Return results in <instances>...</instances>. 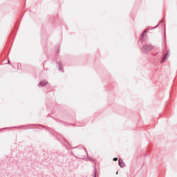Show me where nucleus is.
<instances>
[{"label":"nucleus","mask_w":177,"mask_h":177,"mask_svg":"<svg viewBox=\"0 0 177 177\" xmlns=\"http://www.w3.org/2000/svg\"><path fill=\"white\" fill-rule=\"evenodd\" d=\"M119 165H120V167L123 168V167H125V163H124V161H122V160L120 159L119 160Z\"/></svg>","instance_id":"obj_1"},{"label":"nucleus","mask_w":177,"mask_h":177,"mask_svg":"<svg viewBox=\"0 0 177 177\" xmlns=\"http://www.w3.org/2000/svg\"><path fill=\"white\" fill-rule=\"evenodd\" d=\"M48 84V82L46 81H43V82H41L39 83V86H45V85H47Z\"/></svg>","instance_id":"obj_2"},{"label":"nucleus","mask_w":177,"mask_h":177,"mask_svg":"<svg viewBox=\"0 0 177 177\" xmlns=\"http://www.w3.org/2000/svg\"><path fill=\"white\" fill-rule=\"evenodd\" d=\"M167 56H168V53H167V54L165 55V56L164 57V58H163V59H162V62H164V60L167 59Z\"/></svg>","instance_id":"obj_3"},{"label":"nucleus","mask_w":177,"mask_h":177,"mask_svg":"<svg viewBox=\"0 0 177 177\" xmlns=\"http://www.w3.org/2000/svg\"><path fill=\"white\" fill-rule=\"evenodd\" d=\"M113 161H118V158H113Z\"/></svg>","instance_id":"obj_4"},{"label":"nucleus","mask_w":177,"mask_h":177,"mask_svg":"<svg viewBox=\"0 0 177 177\" xmlns=\"http://www.w3.org/2000/svg\"><path fill=\"white\" fill-rule=\"evenodd\" d=\"M144 32H146V30H145Z\"/></svg>","instance_id":"obj_5"}]
</instances>
